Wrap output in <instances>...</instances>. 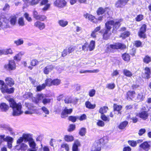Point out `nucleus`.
<instances>
[{
	"label": "nucleus",
	"mask_w": 151,
	"mask_h": 151,
	"mask_svg": "<svg viewBox=\"0 0 151 151\" xmlns=\"http://www.w3.org/2000/svg\"><path fill=\"white\" fill-rule=\"evenodd\" d=\"M80 143L77 140H76L73 145L72 147L73 151H79L78 147L80 146Z\"/></svg>",
	"instance_id": "nucleus-19"
},
{
	"label": "nucleus",
	"mask_w": 151,
	"mask_h": 151,
	"mask_svg": "<svg viewBox=\"0 0 151 151\" xmlns=\"http://www.w3.org/2000/svg\"><path fill=\"white\" fill-rule=\"evenodd\" d=\"M14 43L17 46L20 45L24 43V40L22 38H20L14 41Z\"/></svg>",
	"instance_id": "nucleus-39"
},
{
	"label": "nucleus",
	"mask_w": 151,
	"mask_h": 151,
	"mask_svg": "<svg viewBox=\"0 0 151 151\" xmlns=\"http://www.w3.org/2000/svg\"><path fill=\"white\" fill-rule=\"evenodd\" d=\"M35 27L38 28L40 30H42L45 28V25L44 23L39 21H37L34 24Z\"/></svg>",
	"instance_id": "nucleus-11"
},
{
	"label": "nucleus",
	"mask_w": 151,
	"mask_h": 151,
	"mask_svg": "<svg viewBox=\"0 0 151 151\" xmlns=\"http://www.w3.org/2000/svg\"><path fill=\"white\" fill-rule=\"evenodd\" d=\"M20 149L21 150L25 151L28 148V146L26 144L24 143H22L20 145Z\"/></svg>",
	"instance_id": "nucleus-51"
},
{
	"label": "nucleus",
	"mask_w": 151,
	"mask_h": 151,
	"mask_svg": "<svg viewBox=\"0 0 151 151\" xmlns=\"http://www.w3.org/2000/svg\"><path fill=\"white\" fill-rule=\"evenodd\" d=\"M6 83L8 86H11L14 84V81L11 78H6L5 79Z\"/></svg>",
	"instance_id": "nucleus-20"
},
{
	"label": "nucleus",
	"mask_w": 151,
	"mask_h": 151,
	"mask_svg": "<svg viewBox=\"0 0 151 151\" xmlns=\"http://www.w3.org/2000/svg\"><path fill=\"white\" fill-rule=\"evenodd\" d=\"M25 106L28 108V110L25 112L26 114H33L36 112L35 107L32 104L28 103H25Z\"/></svg>",
	"instance_id": "nucleus-4"
},
{
	"label": "nucleus",
	"mask_w": 151,
	"mask_h": 151,
	"mask_svg": "<svg viewBox=\"0 0 151 151\" xmlns=\"http://www.w3.org/2000/svg\"><path fill=\"white\" fill-rule=\"evenodd\" d=\"M113 49V45H106V48L105 51L107 53L112 52Z\"/></svg>",
	"instance_id": "nucleus-28"
},
{
	"label": "nucleus",
	"mask_w": 151,
	"mask_h": 151,
	"mask_svg": "<svg viewBox=\"0 0 151 151\" xmlns=\"http://www.w3.org/2000/svg\"><path fill=\"white\" fill-rule=\"evenodd\" d=\"M24 52H19L14 57V60L17 61H20L22 56L24 54Z\"/></svg>",
	"instance_id": "nucleus-25"
},
{
	"label": "nucleus",
	"mask_w": 151,
	"mask_h": 151,
	"mask_svg": "<svg viewBox=\"0 0 151 151\" xmlns=\"http://www.w3.org/2000/svg\"><path fill=\"white\" fill-rule=\"evenodd\" d=\"M45 95L43 94H37V99L36 101V103H38L40 100H42L43 99L45 98Z\"/></svg>",
	"instance_id": "nucleus-35"
},
{
	"label": "nucleus",
	"mask_w": 151,
	"mask_h": 151,
	"mask_svg": "<svg viewBox=\"0 0 151 151\" xmlns=\"http://www.w3.org/2000/svg\"><path fill=\"white\" fill-rule=\"evenodd\" d=\"M130 34L129 32L128 31L125 32L121 34L120 37H122L123 39H124L128 37Z\"/></svg>",
	"instance_id": "nucleus-45"
},
{
	"label": "nucleus",
	"mask_w": 151,
	"mask_h": 151,
	"mask_svg": "<svg viewBox=\"0 0 151 151\" xmlns=\"http://www.w3.org/2000/svg\"><path fill=\"white\" fill-rule=\"evenodd\" d=\"M150 72V69L148 67L145 68V69L144 73L142 75V77L145 78H149Z\"/></svg>",
	"instance_id": "nucleus-18"
},
{
	"label": "nucleus",
	"mask_w": 151,
	"mask_h": 151,
	"mask_svg": "<svg viewBox=\"0 0 151 151\" xmlns=\"http://www.w3.org/2000/svg\"><path fill=\"white\" fill-rule=\"evenodd\" d=\"M52 80L51 78H48L45 81V83L46 86H50L52 85Z\"/></svg>",
	"instance_id": "nucleus-40"
},
{
	"label": "nucleus",
	"mask_w": 151,
	"mask_h": 151,
	"mask_svg": "<svg viewBox=\"0 0 151 151\" xmlns=\"http://www.w3.org/2000/svg\"><path fill=\"white\" fill-rule=\"evenodd\" d=\"M110 31L106 29L104 34L103 35V38L105 40H107L108 39L110 35L109 34H108Z\"/></svg>",
	"instance_id": "nucleus-42"
},
{
	"label": "nucleus",
	"mask_w": 151,
	"mask_h": 151,
	"mask_svg": "<svg viewBox=\"0 0 151 151\" xmlns=\"http://www.w3.org/2000/svg\"><path fill=\"white\" fill-rule=\"evenodd\" d=\"M22 137L26 141H29L31 139H32L30 135L29 134H23L22 135Z\"/></svg>",
	"instance_id": "nucleus-38"
},
{
	"label": "nucleus",
	"mask_w": 151,
	"mask_h": 151,
	"mask_svg": "<svg viewBox=\"0 0 151 151\" xmlns=\"http://www.w3.org/2000/svg\"><path fill=\"white\" fill-rule=\"evenodd\" d=\"M139 147L140 151H148L150 148L151 145L147 142H145L141 144Z\"/></svg>",
	"instance_id": "nucleus-6"
},
{
	"label": "nucleus",
	"mask_w": 151,
	"mask_h": 151,
	"mask_svg": "<svg viewBox=\"0 0 151 151\" xmlns=\"http://www.w3.org/2000/svg\"><path fill=\"white\" fill-rule=\"evenodd\" d=\"M5 140L7 142L8 148H11L12 147L13 138L7 136L6 137V139Z\"/></svg>",
	"instance_id": "nucleus-21"
},
{
	"label": "nucleus",
	"mask_w": 151,
	"mask_h": 151,
	"mask_svg": "<svg viewBox=\"0 0 151 151\" xmlns=\"http://www.w3.org/2000/svg\"><path fill=\"white\" fill-rule=\"evenodd\" d=\"M54 68V66L53 65H47L43 69V72L45 74H48Z\"/></svg>",
	"instance_id": "nucleus-12"
},
{
	"label": "nucleus",
	"mask_w": 151,
	"mask_h": 151,
	"mask_svg": "<svg viewBox=\"0 0 151 151\" xmlns=\"http://www.w3.org/2000/svg\"><path fill=\"white\" fill-rule=\"evenodd\" d=\"M147 26L146 24H143L140 29V31L139 33V35L140 37L143 38H145V32L146 31Z\"/></svg>",
	"instance_id": "nucleus-8"
},
{
	"label": "nucleus",
	"mask_w": 151,
	"mask_h": 151,
	"mask_svg": "<svg viewBox=\"0 0 151 151\" xmlns=\"http://www.w3.org/2000/svg\"><path fill=\"white\" fill-rule=\"evenodd\" d=\"M51 99H47L45 98L43 99L42 100V103L44 104H49L50 103Z\"/></svg>",
	"instance_id": "nucleus-64"
},
{
	"label": "nucleus",
	"mask_w": 151,
	"mask_h": 151,
	"mask_svg": "<svg viewBox=\"0 0 151 151\" xmlns=\"http://www.w3.org/2000/svg\"><path fill=\"white\" fill-rule=\"evenodd\" d=\"M122 57L124 61L127 62L129 61L130 58V56L129 54L126 53L123 54L122 55Z\"/></svg>",
	"instance_id": "nucleus-33"
},
{
	"label": "nucleus",
	"mask_w": 151,
	"mask_h": 151,
	"mask_svg": "<svg viewBox=\"0 0 151 151\" xmlns=\"http://www.w3.org/2000/svg\"><path fill=\"white\" fill-rule=\"evenodd\" d=\"M115 85L114 83H109L107 84L106 86V88L110 89H113L115 87Z\"/></svg>",
	"instance_id": "nucleus-50"
},
{
	"label": "nucleus",
	"mask_w": 151,
	"mask_h": 151,
	"mask_svg": "<svg viewBox=\"0 0 151 151\" xmlns=\"http://www.w3.org/2000/svg\"><path fill=\"white\" fill-rule=\"evenodd\" d=\"M33 18L36 20L42 21H44L47 18L45 16L38 14V12L35 10H34L33 11Z\"/></svg>",
	"instance_id": "nucleus-5"
},
{
	"label": "nucleus",
	"mask_w": 151,
	"mask_h": 151,
	"mask_svg": "<svg viewBox=\"0 0 151 151\" xmlns=\"http://www.w3.org/2000/svg\"><path fill=\"white\" fill-rule=\"evenodd\" d=\"M61 147L63 148H64L67 151H68L69 150V146L68 144L64 143H63L61 145Z\"/></svg>",
	"instance_id": "nucleus-57"
},
{
	"label": "nucleus",
	"mask_w": 151,
	"mask_h": 151,
	"mask_svg": "<svg viewBox=\"0 0 151 151\" xmlns=\"http://www.w3.org/2000/svg\"><path fill=\"white\" fill-rule=\"evenodd\" d=\"M145 98V96L143 95L142 93H139L135 99V100L138 102L141 101L143 100Z\"/></svg>",
	"instance_id": "nucleus-30"
},
{
	"label": "nucleus",
	"mask_w": 151,
	"mask_h": 151,
	"mask_svg": "<svg viewBox=\"0 0 151 151\" xmlns=\"http://www.w3.org/2000/svg\"><path fill=\"white\" fill-rule=\"evenodd\" d=\"M114 109L115 111H119L122 108V106L120 105H118L116 104H114Z\"/></svg>",
	"instance_id": "nucleus-54"
},
{
	"label": "nucleus",
	"mask_w": 151,
	"mask_h": 151,
	"mask_svg": "<svg viewBox=\"0 0 151 151\" xmlns=\"http://www.w3.org/2000/svg\"><path fill=\"white\" fill-rule=\"evenodd\" d=\"M8 87L7 85L4 84L3 85H2L0 88V90L1 92L3 93H7L8 90Z\"/></svg>",
	"instance_id": "nucleus-37"
},
{
	"label": "nucleus",
	"mask_w": 151,
	"mask_h": 151,
	"mask_svg": "<svg viewBox=\"0 0 151 151\" xmlns=\"http://www.w3.org/2000/svg\"><path fill=\"white\" fill-rule=\"evenodd\" d=\"M128 124V122L124 121L120 123L118 126V128L120 129H124Z\"/></svg>",
	"instance_id": "nucleus-27"
},
{
	"label": "nucleus",
	"mask_w": 151,
	"mask_h": 151,
	"mask_svg": "<svg viewBox=\"0 0 151 151\" xmlns=\"http://www.w3.org/2000/svg\"><path fill=\"white\" fill-rule=\"evenodd\" d=\"M84 17L86 19H88V20L94 22V20L95 19L94 16L88 13H86L83 15Z\"/></svg>",
	"instance_id": "nucleus-24"
},
{
	"label": "nucleus",
	"mask_w": 151,
	"mask_h": 151,
	"mask_svg": "<svg viewBox=\"0 0 151 151\" xmlns=\"http://www.w3.org/2000/svg\"><path fill=\"white\" fill-rule=\"evenodd\" d=\"M39 62L36 59H33L30 63V65L32 66H35L39 64Z\"/></svg>",
	"instance_id": "nucleus-58"
},
{
	"label": "nucleus",
	"mask_w": 151,
	"mask_h": 151,
	"mask_svg": "<svg viewBox=\"0 0 151 151\" xmlns=\"http://www.w3.org/2000/svg\"><path fill=\"white\" fill-rule=\"evenodd\" d=\"M138 116H139L140 118L143 120L146 119L148 116V114L147 112L146 111H143L137 114V115Z\"/></svg>",
	"instance_id": "nucleus-13"
},
{
	"label": "nucleus",
	"mask_w": 151,
	"mask_h": 151,
	"mask_svg": "<svg viewBox=\"0 0 151 151\" xmlns=\"http://www.w3.org/2000/svg\"><path fill=\"white\" fill-rule=\"evenodd\" d=\"M40 0H32L30 1L29 3L31 5H36L37 4Z\"/></svg>",
	"instance_id": "nucleus-55"
},
{
	"label": "nucleus",
	"mask_w": 151,
	"mask_h": 151,
	"mask_svg": "<svg viewBox=\"0 0 151 151\" xmlns=\"http://www.w3.org/2000/svg\"><path fill=\"white\" fill-rule=\"evenodd\" d=\"M74 50L75 47H70L64 50L62 52V56L63 57L66 56L68 54L72 53Z\"/></svg>",
	"instance_id": "nucleus-7"
},
{
	"label": "nucleus",
	"mask_w": 151,
	"mask_h": 151,
	"mask_svg": "<svg viewBox=\"0 0 151 151\" xmlns=\"http://www.w3.org/2000/svg\"><path fill=\"white\" fill-rule=\"evenodd\" d=\"M72 111V109H68L65 108L62 111L61 114V117L63 118H65L67 116V114H70Z\"/></svg>",
	"instance_id": "nucleus-15"
},
{
	"label": "nucleus",
	"mask_w": 151,
	"mask_h": 151,
	"mask_svg": "<svg viewBox=\"0 0 151 151\" xmlns=\"http://www.w3.org/2000/svg\"><path fill=\"white\" fill-rule=\"evenodd\" d=\"M134 44L137 47H142V42L139 40H137L134 41Z\"/></svg>",
	"instance_id": "nucleus-59"
},
{
	"label": "nucleus",
	"mask_w": 151,
	"mask_h": 151,
	"mask_svg": "<svg viewBox=\"0 0 151 151\" xmlns=\"http://www.w3.org/2000/svg\"><path fill=\"white\" fill-rule=\"evenodd\" d=\"M135 93L134 91H129L127 93L126 98L127 100L132 99L134 97Z\"/></svg>",
	"instance_id": "nucleus-17"
},
{
	"label": "nucleus",
	"mask_w": 151,
	"mask_h": 151,
	"mask_svg": "<svg viewBox=\"0 0 151 151\" xmlns=\"http://www.w3.org/2000/svg\"><path fill=\"white\" fill-rule=\"evenodd\" d=\"M107 9V8H105V9H103L101 7L99 8L97 12L98 14L100 15L103 14L106 11V10Z\"/></svg>",
	"instance_id": "nucleus-41"
},
{
	"label": "nucleus",
	"mask_w": 151,
	"mask_h": 151,
	"mask_svg": "<svg viewBox=\"0 0 151 151\" xmlns=\"http://www.w3.org/2000/svg\"><path fill=\"white\" fill-rule=\"evenodd\" d=\"M77 117L76 116H70L68 117V120L73 122H76Z\"/></svg>",
	"instance_id": "nucleus-62"
},
{
	"label": "nucleus",
	"mask_w": 151,
	"mask_h": 151,
	"mask_svg": "<svg viewBox=\"0 0 151 151\" xmlns=\"http://www.w3.org/2000/svg\"><path fill=\"white\" fill-rule=\"evenodd\" d=\"M4 68L8 70H14L16 68V65L14 61L13 60H9L8 63L4 65Z\"/></svg>",
	"instance_id": "nucleus-3"
},
{
	"label": "nucleus",
	"mask_w": 151,
	"mask_h": 151,
	"mask_svg": "<svg viewBox=\"0 0 151 151\" xmlns=\"http://www.w3.org/2000/svg\"><path fill=\"white\" fill-rule=\"evenodd\" d=\"M29 15L27 13H25L24 14V17L29 22H30L32 21V18L29 17Z\"/></svg>",
	"instance_id": "nucleus-60"
},
{
	"label": "nucleus",
	"mask_w": 151,
	"mask_h": 151,
	"mask_svg": "<svg viewBox=\"0 0 151 151\" xmlns=\"http://www.w3.org/2000/svg\"><path fill=\"white\" fill-rule=\"evenodd\" d=\"M127 3L125 0H118L115 3V6L117 8H122Z\"/></svg>",
	"instance_id": "nucleus-10"
},
{
	"label": "nucleus",
	"mask_w": 151,
	"mask_h": 151,
	"mask_svg": "<svg viewBox=\"0 0 151 151\" xmlns=\"http://www.w3.org/2000/svg\"><path fill=\"white\" fill-rule=\"evenodd\" d=\"M120 24L119 22H115L113 20L107 21L105 24L106 27V30L110 31L112 26L113 27V32H115L120 26Z\"/></svg>",
	"instance_id": "nucleus-2"
},
{
	"label": "nucleus",
	"mask_w": 151,
	"mask_h": 151,
	"mask_svg": "<svg viewBox=\"0 0 151 151\" xmlns=\"http://www.w3.org/2000/svg\"><path fill=\"white\" fill-rule=\"evenodd\" d=\"M128 143L130 146L133 147H135L137 143L136 141L134 140L129 141Z\"/></svg>",
	"instance_id": "nucleus-56"
},
{
	"label": "nucleus",
	"mask_w": 151,
	"mask_h": 151,
	"mask_svg": "<svg viewBox=\"0 0 151 151\" xmlns=\"http://www.w3.org/2000/svg\"><path fill=\"white\" fill-rule=\"evenodd\" d=\"M61 82V80L60 79H56L52 80V85L58 86L60 84Z\"/></svg>",
	"instance_id": "nucleus-46"
},
{
	"label": "nucleus",
	"mask_w": 151,
	"mask_h": 151,
	"mask_svg": "<svg viewBox=\"0 0 151 151\" xmlns=\"http://www.w3.org/2000/svg\"><path fill=\"white\" fill-rule=\"evenodd\" d=\"M64 139L67 142H71L73 140L74 137L72 135H65Z\"/></svg>",
	"instance_id": "nucleus-31"
},
{
	"label": "nucleus",
	"mask_w": 151,
	"mask_h": 151,
	"mask_svg": "<svg viewBox=\"0 0 151 151\" xmlns=\"http://www.w3.org/2000/svg\"><path fill=\"white\" fill-rule=\"evenodd\" d=\"M8 101L11 107L12 108V115L13 116H18L23 113L22 110V105L20 103L17 104L14 100L11 98H9Z\"/></svg>",
	"instance_id": "nucleus-1"
},
{
	"label": "nucleus",
	"mask_w": 151,
	"mask_h": 151,
	"mask_svg": "<svg viewBox=\"0 0 151 151\" xmlns=\"http://www.w3.org/2000/svg\"><path fill=\"white\" fill-rule=\"evenodd\" d=\"M114 49H123L126 48V45L124 44L117 43L113 45Z\"/></svg>",
	"instance_id": "nucleus-14"
},
{
	"label": "nucleus",
	"mask_w": 151,
	"mask_h": 151,
	"mask_svg": "<svg viewBox=\"0 0 151 151\" xmlns=\"http://www.w3.org/2000/svg\"><path fill=\"white\" fill-rule=\"evenodd\" d=\"M101 147V145L94 142L92 147L91 151H100Z\"/></svg>",
	"instance_id": "nucleus-16"
},
{
	"label": "nucleus",
	"mask_w": 151,
	"mask_h": 151,
	"mask_svg": "<svg viewBox=\"0 0 151 151\" xmlns=\"http://www.w3.org/2000/svg\"><path fill=\"white\" fill-rule=\"evenodd\" d=\"M108 107L106 106H103L99 110V112L101 114H104L107 111Z\"/></svg>",
	"instance_id": "nucleus-43"
},
{
	"label": "nucleus",
	"mask_w": 151,
	"mask_h": 151,
	"mask_svg": "<svg viewBox=\"0 0 151 151\" xmlns=\"http://www.w3.org/2000/svg\"><path fill=\"white\" fill-rule=\"evenodd\" d=\"M58 23L60 26L65 27L68 25V22L65 20H60L58 21Z\"/></svg>",
	"instance_id": "nucleus-26"
},
{
	"label": "nucleus",
	"mask_w": 151,
	"mask_h": 151,
	"mask_svg": "<svg viewBox=\"0 0 151 151\" xmlns=\"http://www.w3.org/2000/svg\"><path fill=\"white\" fill-rule=\"evenodd\" d=\"M106 139V138L104 137L101 138L99 140H97L95 143H97L98 145L100 144L101 145V143H105L106 142L105 139Z\"/></svg>",
	"instance_id": "nucleus-44"
},
{
	"label": "nucleus",
	"mask_w": 151,
	"mask_h": 151,
	"mask_svg": "<svg viewBox=\"0 0 151 151\" xmlns=\"http://www.w3.org/2000/svg\"><path fill=\"white\" fill-rule=\"evenodd\" d=\"M95 90L93 89H92L89 91L88 93V95L90 97H93L95 95Z\"/></svg>",
	"instance_id": "nucleus-63"
},
{
	"label": "nucleus",
	"mask_w": 151,
	"mask_h": 151,
	"mask_svg": "<svg viewBox=\"0 0 151 151\" xmlns=\"http://www.w3.org/2000/svg\"><path fill=\"white\" fill-rule=\"evenodd\" d=\"M66 2L64 0H56L54 2V5L59 7H63L66 5Z\"/></svg>",
	"instance_id": "nucleus-9"
},
{
	"label": "nucleus",
	"mask_w": 151,
	"mask_h": 151,
	"mask_svg": "<svg viewBox=\"0 0 151 151\" xmlns=\"http://www.w3.org/2000/svg\"><path fill=\"white\" fill-rule=\"evenodd\" d=\"M29 146L32 147L33 150H36V144L33 139H32L29 141Z\"/></svg>",
	"instance_id": "nucleus-32"
},
{
	"label": "nucleus",
	"mask_w": 151,
	"mask_h": 151,
	"mask_svg": "<svg viewBox=\"0 0 151 151\" xmlns=\"http://www.w3.org/2000/svg\"><path fill=\"white\" fill-rule=\"evenodd\" d=\"M9 108V106L5 103H3L0 105V109L2 111H6Z\"/></svg>",
	"instance_id": "nucleus-29"
},
{
	"label": "nucleus",
	"mask_w": 151,
	"mask_h": 151,
	"mask_svg": "<svg viewBox=\"0 0 151 151\" xmlns=\"http://www.w3.org/2000/svg\"><path fill=\"white\" fill-rule=\"evenodd\" d=\"M46 85L45 84H42L41 85L38 86L37 87V91H40L45 88Z\"/></svg>",
	"instance_id": "nucleus-49"
},
{
	"label": "nucleus",
	"mask_w": 151,
	"mask_h": 151,
	"mask_svg": "<svg viewBox=\"0 0 151 151\" xmlns=\"http://www.w3.org/2000/svg\"><path fill=\"white\" fill-rule=\"evenodd\" d=\"M86 132V129L85 128H82L79 132V134L81 136H83L85 135Z\"/></svg>",
	"instance_id": "nucleus-53"
},
{
	"label": "nucleus",
	"mask_w": 151,
	"mask_h": 151,
	"mask_svg": "<svg viewBox=\"0 0 151 151\" xmlns=\"http://www.w3.org/2000/svg\"><path fill=\"white\" fill-rule=\"evenodd\" d=\"M123 73L125 76L128 77H130L132 75V73L127 69H124L123 70Z\"/></svg>",
	"instance_id": "nucleus-34"
},
{
	"label": "nucleus",
	"mask_w": 151,
	"mask_h": 151,
	"mask_svg": "<svg viewBox=\"0 0 151 151\" xmlns=\"http://www.w3.org/2000/svg\"><path fill=\"white\" fill-rule=\"evenodd\" d=\"M85 105L87 108L90 109H94L96 106L95 104H92L88 101H87L85 102Z\"/></svg>",
	"instance_id": "nucleus-22"
},
{
	"label": "nucleus",
	"mask_w": 151,
	"mask_h": 151,
	"mask_svg": "<svg viewBox=\"0 0 151 151\" xmlns=\"http://www.w3.org/2000/svg\"><path fill=\"white\" fill-rule=\"evenodd\" d=\"M143 61L145 63H148L151 61V59L149 56L147 55L144 58Z\"/></svg>",
	"instance_id": "nucleus-48"
},
{
	"label": "nucleus",
	"mask_w": 151,
	"mask_h": 151,
	"mask_svg": "<svg viewBox=\"0 0 151 151\" xmlns=\"http://www.w3.org/2000/svg\"><path fill=\"white\" fill-rule=\"evenodd\" d=\"M64 102L66 104L71 103V98L69 96H67L65 97L64 100Z\"/></svg>",
	"instance_id": "nucleus-52"
},
{
	"label": "nucleus",
	"mask_w": 151,
	"mask_h": 151,
	"mask_svg": "<svg viewBox=\"0 0 151 151\" xmlns=\"http://www.w3.org/2000/svg\"><path fill=\"white\" fill-rule=\"evenodd\" d=\"M95 42L93 40H91L89 45V48L90 51H91L93 50L95 47Z\"/></svg>",
	"instance_id": "nucleus-36"
},
{
	"label": "nucleus",
	"mask_w": 151,
	"mask_h": 151,
	"mask_svg": "<svg viewBox=\"0 0 151 151\" xmlns=\"http://www.w3.org/2000/svg\"><path fill=\"white\" fill-rule=\"evenodd\" d=\"M0 128L8 130L10 132H12V129L8 125L2 124H0Z\"/></svg>",
	"instance_id": "nucleus-23"
},
{
	"label": "nucleus",
	"mask_w": 151,
	"mask_h": 151,
	"mask_svg": "<svg viewBox=\"0 0 151 151\" xmlns=\"http://www.w3.org/2000/svg\"><path fill=\"white\" fill-rule=\"evenodd\" d=\"M18 24L20 26H23L25 25L24 19L23 17L19 18L18 20Z\"/></svg>",
	"instance_id": "nucleus-47"
},
{
	"label": "nucleus",
	"mask_w": 151,
	"mask_h": 151,
	"mask_svg": "<svg viewBox=\"0 0 151 151\" xmlns=\"http://www.w3.org/2000/svg\"><path fill=\"white\" fill-rule=\"evenodd\" d=\"M32 97V94L30 92L27 93L23 95V97L27 99L31 98Z\"/></svg>",
	"instance_id": "nucleus-61"
}]
</instances>
